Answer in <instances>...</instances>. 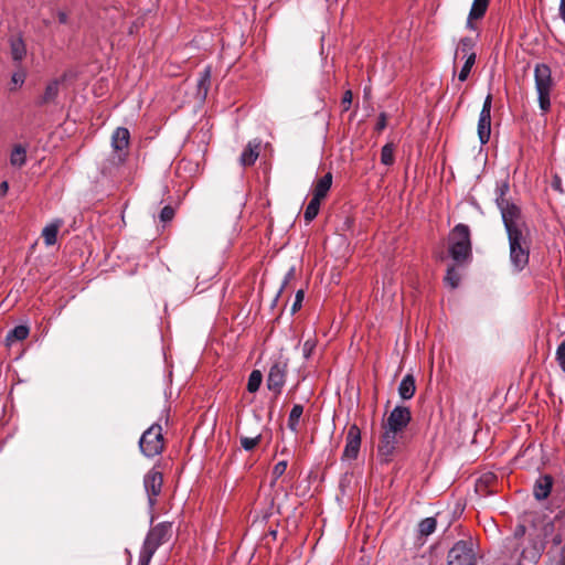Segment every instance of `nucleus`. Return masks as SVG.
<instances>
[{
  "label": "nucleus",
  "instance_id": "1",
  "mask_svg": "<svg viewBox=\"0 0 565 565\" xmlns=\"http://www.w3.org/2000/svg\"><path fill=\"white\" fill-rule=\"evenodd\" d=\"M505 190H508V185L501 189L497 203L508 234L510 262L514 270L521 271L529 264L531 233L520 207L504 199Z\"/></svg>",
  "mask_w": 565,
  "mask_h": 565
},
{
  "label": "nucleus",
  "instance_id": "2",
  "mask_svg": "<svg viewBox=\"0 0 565 565\" xmlns=\"http://www.w3.org/2000/svg\"><path fill=\"white\" fill-rule=\"evenodd\" d=\"M173 535L171 522H160L150 527L139 553V565H149L157 550L167 544Z\"/></svg>",
  "mask_w": 565,
  "mask_h": 565
},
{
  "label": "nucleus",
  "instance_id": "3",
  "mask_svg": "<svg viewBox=\"0 0 565 565\" xmlns=\"http://www.w3.org/2000/svg\"><path fill=\"white\" fill-rule=\"evenodd\" d=\"M448 239V252L456 263L462 264L471 258L470 230L467 225H456L449 233Z\"/></svg>",
  "mask_w": 565,
  "mask_h": 565
},
{
  "label": "nucleus",
  "instance_id": "4",
  "mask_svg": "<svg viewBox=\"0 0 565 565\" xmlns=\"http://www.w3.org/2000/svg\"><path fill=\"white\" fill-rule=\"evenodd\" d=\"M534 77L540 108L547 111L551 107L550 95L553 87L551 68L546 64H537L534 70Z\"/></svg>",
  "mask_w": 565,
  "mask_h": 565
},
{
  "label": "nucleus",
  "instance_id": "5",
  "mask_svg": "<svg viewBox=\"0 0 565 565\" xmlns=\"http://www.w3.org/2000/svg\"><path fill=\"white\" fill-rule=\"evenodd\" d=\"M140 451L148 458L159 456L164 448L162 427L160 424H152L140 437Z\"/></svg>",
  "mask_w": 565,
  "mask_h": 565
},
{
  "label": "nucleus",
  "instance_id": "6",
  "mask_svg": "<svg viewBox=\"0 0 565 565\" xmlns=\"http://www.w3.org/2000/svg\"><path fill=\"white\" fill-rule=\"evenodd\" d=\"M476 543L471 540H460L449 550L447 565H476Z\"/></svg>",
  "mask_w": 565,
  "mask_h": 565
},
{
  "label": "nucleus",
  "instance_id": "7",
  "mask_svg": "<svg viewBox=\"0 0 565 565\" xmlns=\"http://www.w3.org/2000/svg\"><path fill=\"white\" fill-rule=\"evenodd\" d=\"M288 371V360L284 358L277 359L270 366L266 385L277 397L285 385Z\"/></svg>",
  "mask_w": 565,
  "mask_h": 565
},
{
  "label": "nucleus",
  "instance_id": "8",
  "mask_svg": "<svg viewBox=\"0 0 565 565\" xmlns=\"http://www.w3.org/2000/svg\"><path fill=\"white\" fill-rule=\"evenodd\" d=\"M163 487V475L156 467L143 477V488L147 493L149 508L152 510L158 502Z\"/></svg>",
  "mask_w": 565,
  "mask_h": 565
},
{
  "label": "nucleus",
  "instance_id": "9",
  "mask_svg": "<svg viewBox=\"0 0 565 565\" xmlns=\"http://www.w3.org/2000/svg\"><path fill=\"white\" fill-rule=\"evenodd\" d=\"M130 134L125 127H118L111 136V148L115 154L111 158L114 166L122 164L127 159Z\"/></svg>",
  "mask_w": 565,
  "mask_h": 565
},
{
  "label": "nucleus",
  "instance_id": "10",
  "mask_svg": "<svg viewBox=\"0 0 565 565\" xmlns=\"http://www.w3.org/2000/svg\"><path fill=\"white\" fill-rule=\"evenodd\" d=\"M412 419L411 409L406 406H396L390 413L383 426L399 434L408 426Z\"/></svg>",
  "mask_w": 565,
  "mask_h": 565
},
{
  "label": "nucleus",
  "instance_id": "11",
  "mask_svg": "<svg viewBox=\"0 0 565 565\" xmlns=\"http://www.w3.org/2000/svg\"><path fill=\"white\" fill-rule=\"evenodd\" d=\"M361 447V430L353 424L348 428L342 459H356Z\"/></svg>",
  "mask_w": 565,
  "mask_h": 565
},
{
  "label": "nucleus",
  "instance_id": "12",
  "mask_svg": "<svg viewBox=\"0 0 565 565\" xmlns=\"http://www.w3.org/2000/svg\"><path fill=\"white\" fill-rule=\"evenodd\" d=\"M490 0H473L470 11L468 13L466 28L470 30H476V21L481 20L489 7Z\"/></svg>",
  "mask_w": 565,
  "mask_h": 565
},
{
  "label": "nucleus",
  "instance_id": "13",
  "mask_svg": "<svg viewBox=\"0 0 565 565\" xmlns=\"http://www.w3.org/2000/svg\"><path fill=\"white\" fill-rule=\"evenodd\" d=\"M262 141L258 139L250 140L243 150L239 162L244 167H249L255 163L259 156Z\"/></svg>",
  "mask_w": 565,
  "mask_h": 565
},
{
  "label": "nucleus",
  "instance_id": "14",
  "mask_svg": "<svg viewBox=\"0 0 565 565\" xmlns=\"http://www.w3.org/2000/svg\"><path fill=\"white\" fill-rule=\"evenodd\" d=\"M10 54L14 62L21 63L26 56V45L21 34L9 39Z\"/></svg>",
  "mask_w": 565,
  "mask_h": 565
},
{
  "label": "nucleus",
  "instance_id": "15",
  "mask_svg": "<svg viewBox=\"0 0 565 565\" xmlns=\"http://www.w3.org/2000/svg\"><path fill=\"white\" fill-rule=\"evenodd\" d=\"M331 185H332V173L328 172L316 182L313 190H312V198H316V199L322 201L327 196L329 190L331 189Z\"/></svg>",
  "mask_w": 565,
  "mask_h": 565
},
{
  "label": "nucleus",
  "instance_id": "16",
  "mask_svg": "<svg viewBox=\"0 0 565 565\" xmlns=\"http://www.w3.org/2000/svg\"><path fill=\"white\" fill-rule=\"evenodd\" d=\"M416 392L415 379L412 374L403 377L398 385V394L403 399H411Z\"/></svg>",
  "mask_w": 565,
  "mask_h": 565
},
{
  "label": "nucleus",
  "instance_id": "17",
  "mask_svg": "<svg viewBox=\"0 0 565 565\" xmlns=\"http://www.w3.org/2000/svg\"><path fill=\"white\" fill-rule=\"evenodd\" d=\"M26 147L18 143L14 145L10 153V164L14 168H22L26 163Z\"/></svg>",
  "mask_w": 565,
  "mask_h": 565
},
{
  "label": "nucleus",
  "instance_id": "18",
  "mask_svg": "<svg viewBox=\"0 0 565 565\" xmlns=\"http://www.w3.org/2000/svg\"><path fill=\"white\" fill-rule=\"evenodd\" d=\"M61 83H62L61 79H53V81L49 82L47 85L45 86L44 93L41 96L39 104L45 105V104L54 102L58 95Z\"/></svg>",
  "mask_w": 565,
  "mask_h": 565
},
{
  "label": "nucleus",
  "instance_id": "19",
  "mask_svg": "<svg viewBox=\"0 0 565 565\" xmlns=\"http://www.w3.org/2000/svg\"><path fill=\"white\" fill-rule=\"evenodd\" d=\"M62 224L63 222L61 220H56L43 228L42 237L47 246H52L56 243L57 233Z\"/></svg>",
  "mask_w": 565,
  "mask_h": 565
},
{
  "label": "nucleus",
  "instance_id": "20",
  "mask_svg": "<svg viewBox=\"0 0 565 565\" xmlns=\"http://www.w3.org/2000/svg\"><path fill=\"white\" fill-rule=\"evenodd\" d=\"M543 547L539 546L536 543H533L531 546L523 548L521 552L520 561L529 562L532 565H535L541 558Z\"/></svg>",
  "mask_w": 565,
  "mask_h": 565
},
{
  "label": "nucleus",
  "instance_id": "21",
  "mask_svg": "<svg viewBox=\"0 0 565 565\" xmlns=\"http://www.w3.org/2000/svg\"><path fill=\"white\" fill-rule=\"evenodd\" d=\"M552 489V478L545 476L540 478L534 486V497L537 500H544L548 497Z\"/></svg>",
  "mask_w": 565,
  "mask_h": 565
},
{
  "label": "nucleus",
  "instance_id": "22",
  "mask_svg": "<svg viewBox=\"0 0 565 565\" xmlns=\"http://www.w3.org/2000/svg\"><path fill=\"white\" fill-rule=\"evenodd\" d=\"M396 447L397 446L381 439L377 446V456L380 460L385 463L390 462L394 456Z\"/></svg>",
  "mask_w": 565,
  "mask_h": 565
},
{
  "label": "nucleus",
  "instance_id": "23",
  "mask_svg": "<svg viewBox=\"0 0 565 565\" xmlns=\"http://www.w3.org/2000/svg\"><path fill=\"white\" fill-rule=\"evenodd\" d=\"M211 85V67L206 66L201 73L198 81V95L205 97Z\"/></svg>",
  "mask_w": 565,
  "mask_h": 565
},
{
  "label": "nucleus",
  "instance_id": "24",
  "mask_svg": "<svg viewBox=\"0 0 565 565\" xmlns=\"http://www.w3.org/2000/svg\"><path fill=\"white\" fill-rule=\"evenodd\" d=\"M475 41L471 38H462L459 42V45L456 51V56L459 54L462 55L463 58H468L470 55L476 58V53L473 51Z\"/></svg>",
  "mask_w": 565,
  "mask_h": 565
},
{
  "label": "nucleus",
  "instance_id": "25",
  "mask_svg": "<svg viewBox=\"0 0 565 565\" xmlns=\"http://www.w3.org/2000/svg\"><path fill=\"white\" fill-rule=\"evenodd\" d=\"M29 335V328L26 326H17L7 334L6 341L11 345L15 341H22Z\"/></svg>",
  "mask_w": 565,
  "mask_h": 565
},
{
  "label": "nucleus",
  "instance_id": "26",
  "mask_svg": "<svg viewBox=\"0 0 565 565\" xmlns=\"http://www.w3.org/2000/svg\"><path fill=\"white\" fill-rule=\"evenodd\" d=\"M303 413V407L300 404L292 406L288 417V428L296 433L298 430L299 419Z\"/></svg>",
  "mask_w": 565,
  "mask_h": 565
},
{
  "label": "nucleus",
  "instance_id": "27",
  "mask_svg": "<svg viewBox=\"0 0 565 565\" xmlns=\"http://www.w3.org/2000/svg\"><path fill=\"white\" fill-rule=\"evenodd\" d=\"M321 200H318L316 198H311L310 202L308 203L303 217L307 223H310L316 218V216L319 213L320 210Z\"/></svg>",
  "mask_w": 565,
  "mask_h": 565
},
{
  "label": "nucleus",
  "instance_id": "28",
  "mask_svg": "<svg viewBox=\"0 0 565 565\" xmlns=\"http://www.w3.org/2000/svg\"><path fill=\"white\" fill-rule=\"evenodd\" d=\"M491 134V120L480 119L478 120V136L482 145L487 143L490 139Z\"/></svg>",
  "mask_w": 565,
  "mask_h": 565
},
{
  "label": "nucleus",
  "instance_id": "29",
  "mask_svg": "<svg viewBox=\"0 0 565 565\" xmlns=\"http://www.w3.org/2000/svg\"><path fill=\"white\" fill-rule=\"evenodd\" d=\"M262 381H263L262 372L258 370H254L248 376L247 391L250 393L257 392L259 390Z\"/></svg>",
  "mask_w": 565,
  "mask_h": 565
},
{
  "label": "nucleus",
  "instance_id": "30",
  "mask_svg": "<svg viewBox=\"0 0 565 565\" xmlns=\"http://www.w3.org/2000/svg\"><path fill=\"white\" fill-rule=\"evenodd\" d=\"M436 519L435 518H426L420 521L418 525V530L420 535L428 536L436 530Z\"/></svg>",
  "mask_w": 565,
  "mask_h": 565
},
{
  "label": "nucleus",
  "instance_id": "31",
  "mask_svg": "<svg viewBox=\"0 0 565 565\" xmlns=\"http://www.w3.org/2000/svg\"><path fill=\"white\" fill-rule=\"evenodd\" d=\"M445 281L451 289H456L459 286L460 274L456 270L455 266L448 267Z\"/></svg>",
  "mask_w": 565,
  "mask_h": 565
},
{
  "label": "nucleus",
  "instance_id": "32",
  "mask_svg": "<svg viewBox=\"0 0 565 565\" xmlns=\"http://www.w3.org/2000/svg\"><path fill=\"white\" fill-rule=\"evenodd\" d=\"M381 162L385 166H392L394 163V146L386 143L381 150Z\"/></svg>",
  "mask_w": 565,
  "mask_h": 565
},
{
  "label": "nucleus",
  "instance_id": "33",
  "mask_svg": "<svg viewBox=\"0 0 565 565\" xmlns=\"http://www.w3.org/2000/svg\"><path fill=\"white\" fill-rule=\"evenodd\" d=\"M25 78H26V73L24 71L20 70L18 72H14L11 76L9 89L11 92L19 89L24 84Z\"/></svg>",
  "mask_w": 565,
  "mask_h": 565
},
{
  "label": "nucleus",
  "instance_id": "34",
  "mask_svg": "<svg viewBox=\"0 0 565 565\" xmlns=\"http://www.w3.org/2000/svg\"><path fill=\"white\" fill-rule=\"evenodd\" d=\"M475 63H476V58H473L471 55L468 58H466L465 64L462 65L460 72L458 74V78L460 82H465L468 78L470 71H471L472 66L475 65Z\"/></svg>",
  "mask_w": 565,
  "mask_h": 565
},
{
  "label": "nucleus",
  "instance_id": "35",
  "mask_svg": "<svg viewBox=\"0 0 565 565\" xmlns=\"http://www.w3.org/2000/svg\"><path fill=\"white\" fill-rule=\"evenodd\" d=\"M382 427H383V433H382L381 439H384L385 441L397 446L398 441H399L401 434L395 430H391L383 425H382Z\"/></svg>",
  "mask_w": 565,
  "mask_h": 565
},
{
  "label": "nucleus",
  "instance_id": "36",
  "mask_svg": "<svg viewBox=\"0 0 565 565\" xmlns=\"http://www.w3.org/2000/svg\"><path fill=\"white\" fill-rule=\"evenodd\" d=\"M260 441V435H257L256 437H241V445L242 447L249 451L253 450Z\"/></svg>",
  "mask_w": 565,
  "mask_h": 565
},
{
  "label": "nucleus",
  "instance_id": "37",
  "mask_svg": "<svg viewBox=\"0 0 565 565\" xmlns=\"http://www.w3.org/2000/svg\"><path fill=\"white\" fill-rule=\"evenodd\" d=\"M491 106H492V96H491V94H489L483 102V106H482V109H481V113L479 116L480 119L491 120Z\"/></svg>",
  "mask_w": 565,
  "mask_h": 565
},
{
  "label": "nucleus",
  "instance_id": "38",
  "mask_svg": "<svg viewBox=\"0 0 565 565\" xmlns=\"http://www.w3.org/2000/svg\"><path fill=\"white\" fill-rule=\"evenodd\" d=\"M286 469H287L286 460H281V461L277 462L273 468L274 479L277 480L278 478H280L286 472Z\"/></svg>",
  "mask_w": 565,
  "mask_h": 565
},
{
  "label": "nucleus",
  "instance_id": "39",
  "mask_svg": "<svg viewBox=\"0 0 565 565\" xmlns=\"http://www.w3.org/2000/svg\"><path fill=\"white\" fill-rule=\"evenodd\" d=\"M316 349V341L313 339H308L305 341L302 345V353L305 359H309L312 354V352Z\"/></svg>",
  "mask_w": 565,
  "mask_h": 565
},
{
  "label": "nucleus",
  "instance_id": "40",
  "mask_svg": "<svg viewBox=\"0 0 565 565\" xmlns=\"http://www.w3.org/2000/svg\"><path fill=\"white\" fill-rule=\"evenodd\" d=\"M556 360L561 369L565 372V341L562 342L557 348Z\"/></svg>",
  "mask_w": 565,
  "mask_h": 565
},
{
  "label": "nucleus",
  "instance_id": "41",
  "mask_svg": "<svg viewBox=\"0 0 565 565\" xmlns=\"http://www.w3.org/2000/svg\"><path fill=\"white\" fill-rule=\"evenodd\" d=\"M174 217V210L170 205L164 206L160 212V220L162 222H170Z\"/></svg>",
  "mask_w": 565,
  "mask_h": 565
},
{
  "label": "nucleus",
  "instance_id": "42",
  "mask_svg": "<svg viewBox=\"0 0 565 565\" xmlns=\"http://www.w3.org/2000/svg\"><path fill=\"white\" fill-rule=\"evenodd\" d=\"M352 98H353L352 92L345 90L342 96V100H341L343 111L349 110V108L351 107V104H352Z\"/></svg>",
  "mask_w": 565,
  "mask_h": 565
},
{
  "label": "nucleus",
  "instance_id": "43",
  "mask_svg": "<svg viewBox=\"0 0 565 565\" xmlns=\"http://www.w3.org/2000/svg\"><path fill=\"white\" fill-rule=\"evenodd\" d=\"M303 296H305L303 290L300 289L297 291L295 301H294L292 308H291L292 313H295L296 311H298L301 308Z\"/></svg>",
  "mask_w": 565,
  "mask_h": 565
},
{
  "label": "nucleus",
  "instance_id": "44",
  "mask_svg": "<svg viewBox=\"0 0 565 565\" xmlns=\"http://www.w3.org/2000/svg\"><path fill=\"white\" fill-rule=\"evenodd\" d=\"M295 276H296V269H295V267H291L285 275L282 285L280 288V292L286 288V286L289 284V281H291L295 278Z\"/></svg>",
  "mask_w": 565,
  "mask_h": 565
},
{
  "label": "nucleus",
  "instance_id": "45",
  "mask_svg": "<svg viewBox=\"0 0 565 565\" xmlns=\"http://www.w3.org/2000/svg\"><path fill=\"white\" fill-rule=\"evenodd\" d=\"M554 565H565V544L561 547L558 554L554 557Z\"/></svg>",
  "mask_w": 565,
  "mask_h": 565
},
{
  "label": "nucleus",
  "instance_id": "46",
  "mask_svg": "<svg viewBox=\"0 0 565 565\" xmlns=\"http://www.w3.org/2000/svg\"><path fill=\"white\" fill-rule=\"evenodd\" d=\"M525 531H526L525 526L520 524L514 530V536L522 537L525 534Z\"/></svg>",
  "mask_w": 565,
  "mask_h": 565
},
{
  "label": "nucleus",
  "instance_id": "47",
  "mask_svg": "<svg viewBox=\"0 0 565 565\" xmlns=\"http://www.w3.org/2000/svg\"><path fill=\"white\" fill-rule=\"evenodd\" d=\"M386 127V117L384 114H381L377 121V129L382 130Z\"/></svg>",
  "mask_w": 565,
  "mask_h": 565
},
{
  "label": "nucleus",
  "instance_id": "48",
  "mask_svg": "<svg viewBox=\"0 0 565 565\" xmlns=\"http://www.w3.org/2000/svg\"><path fill=\"white\" fill-rule=\"evenodd\" d=\"M558 12H559V17L561 19L564 21L565 23V0H561L559 1V9H558Z\"/></svg>",
  "mask_w": 565,
  "mask_h": 565
},
{
  "label": "nucleus",
  "instance_id": "49",
  "mask_svg": "<svg viewBox=\"0 0 565 565\" xmlns=\"http://www.w3.org/2000/svg\"><path fill=\"white\" fill-rule=\"evenodd\" d=\"M9 190V184L7 181L0 183V195L4 196Z\"/></svg>",
  "mask_w": 565,
  "mask_h": 565
},
{
  "label": "nucleus",
  "instance_id": "50",
  "mask_svg": "<svg viewBox=\"0 0 565 565\" xmlns=\"http://www.w3.org/2000/svg\"><path fill=\"white\" fill-rule=\"evenodd\" d=\"M58 20L61 23H66L67 22V14L65 12H60L58 13Z\"/></svg>",
  "mask_w": 565,
  "mask_h": 565
},
{
  "label": "nucleus",
  "instance_id": "51",
  "mask_svg": "<svg viewBox=\"0 0 565 565\" xmlns=\"http://www.w3.org/2000/svg\"><path fill=\"white\" fill-rule=\"evenodd\" d=\"M561 543H562V537H561V535H558V534H557V535H555V536L553 537V544H554V545H559Z\"/></svg>",
  "mask_w": 565,
  "mask_h": 565
},
{
  "label": "nucleus",
  "instance_id": "52",
  "mask_svg": "<svg viewBox=\"0 0 565 565\" xmlns=\"http://www.w3.org/2000/svg\"><path fill=\"white\" fill-rule=\"evenodd\" d=\"M103 172H104V173H111V169H110V167H108V166H104V168H103Z\"/></svg>",
  "mask_w": 565,
  "mask_h": 565
},
{
  "label": "nucleus",
  "instance_id": "53",
  "mask_svg": "<svg viewBox=\"0 0 565 565\" xmlns=\"http://www.w3.org/2000/svg\"><path fill=\"white\" fill-rule=\"evenodd\" d=\"M547 529H552V524H551V523H547V524L545 525V531H547Z\"/></svg>",
  "mask_w": 565,
  "mask_h": 565
}]
</instances>
